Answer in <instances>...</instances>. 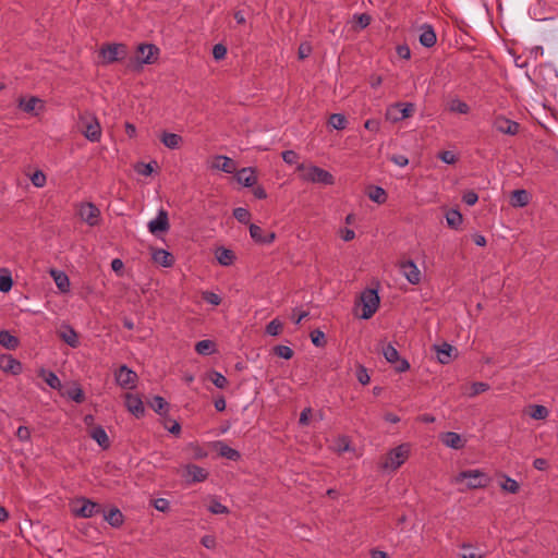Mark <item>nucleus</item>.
Wrapping results in <instances>:
<instances>
[{"mask_svg":"<svg viewBox=\"0 0 558 558\" xmlns=\"http://www.w3.org/2000/svg\"><path fill=\"white\" fill-rule=\"evenodd\" d=\"M415 111V107L413 104H397L388 109L387 118L391 119L393 122L404 120L410 118Z\"/></svg>","mask_w":558,"mask_h":558,"instance_id":"f8f14e48","label":"nucleus"},{"mask_svg":"<svg viewBox=\"0 0 558 558\" xmlns=\"http://www.w3.org/2000/svg\"><path fill=\"white\" fill-rule=\"evenodd\" d=\"M462 201L469 205V206H473L477 203L478 201V195L474 192V191H468L463 194L462 196Z\"/></svg>","mask_w":558,"mask_h":558,"instance_id":"680f3d73","label":"nucleus"},{"mask_svg":"<svg viewBox=\"0 0 558 558\" xmlns=\"http://www.w3.org/2000/svg\"><path fill=\"white\" fill-rule=\"evenodd\" d=\"M209 378L217 388L223 389L228 385V379L218 372H211Z\"/></svg>","mask_w":558,"mask_h":558,"instance_id":"37998d69","label":"nucleus"},{"mask_svg":"<svg viewBox=\"0 0 558 558\" xmlns=\"http://www.w3.org/2000/svg\"><path fill=\"white\" fill-rule=\"evenodd\" d=\"M160 141L166 147L170 149H178L183 143L181 135L169 132H163L161 134Z\"/></svg>","mask_w":558,"mask_h":558,"instance_id":"c85d7f7f","label":"nucleus"},{"mask_svg":"<svg viewBox=\"0 0 558 558\" xmlns=\"http://www.w3.org/2000/svg\"><path fill=\"white\" fill-rule=\"evenodd\" d=\"M19 108L29 114L38 116L44 110V102L41 99L35 96L20 97L17 100Z\"/></svg>","mask_w":558,"mask_h":558,"instance_id":"4468645a","label":"nucleus"},{"mask_svg":"<svg viewBox=\"0 0 558 558\" xmlns=\"http://www.w3.org/2000/svg\"><path fill=\"white\" fill-rule=\"evenodd\" d=\"M227 53V48L222 44H217L213 48V54L216 60H220L225 58Z\"/></svg>","mask_w":558,"mask_h":558,"instance_id":"0e129e2a","label":"nucleus"},{"mask_svg":"<svg viewBox=\"0 0 558 558\" xmlns=\"http://www.w3.org/2000/svg\"><path fill=\"white\" fill-rule=\"evenodd\" d=\"M182 477L187 484L202 483L207 480L208 471L196 464L189 463L183 466Z\"/></svg>","mask_w":558,"mask_h":558,"instance_id":"1a4fd4ad","label":"nucleus"},{"mask_svg":"<svg viewBox=\"0 0 558 558\" xmlns=\"http://www.w3.org/2000/svg\"><path fill=\"white\" fill-rule=\"evenodd\" d=\"M448 110L460 114H468L470 112V107L459 98H453L448 102Z\"/></svg>","mask_w":558,"mask_h":558,"instance_id":"72a5a7b5","label":"nucleus"},{"mask_svg":"<svg viewBox=\"0 0 558 558\" xmlns=\"http://www.w3.org/2000/svg\"><path fill=\"white\" fill-rule=\"evenodd\" d=\"M89 436L102 448L110 447V440L106 430L101 426H95L89 430Z\"/></svg>","mask_w":558,"mask_h":558,"instance_id":"4be33fe9","label":"nucleus"},{"mask_svg":"<svg viewBox=\"0 0 558 558\" xmlns=\"http://www.w3.org/2000/svg\"><path fill=\"white\" fill-rule=\"evenodd\" d=\"M274 353L277 356L282 357L284 360H290L293 356V350L290 347L281 345V344L276 345L274 348Z\"/></svg>","mask_w":558,"mask_h":558,"instance_id":"09e8293b","label":"nucleus"},{"mask_svg":"<svg viewBox=\"0 0 558 558\" xmlns=\"http://www.w3.org/2000/svg\"><path fill=\"white\" fill-rule=\"evenodd\" d=\"M170 228L168 213L160 209L157 217L148 222V230L153 234L157 232H167Z\"/></svg>","mask_w":558,"mask_h":558,"instance_id":"dca6fc26","label":"nucleus"},{"mask_svg":"<svg viewBox=\"0 0 558 558\" xmlns=\"http://www.w3.org/2000/svg\"><path fill=\"white\" fill-rule=\"evenodd\" d=\"M129 54V48L125 44H106L99 49V57L105 65L116 61L123 60Z\"/></svg>","mask_w":558,"mask_h":558,"instance_id":"7ed1b4c3","label":"nucleus"},{"mask_svg":"<svg viewBox=\"0 0 558 558\" xmlns=\"http://www.w3.org/2000/svg\"><path fill=\"white\" fill-rule=\"evenodd\" d=\"M383 354L390 364L395 363L400 357L397 349L390 343L383 347Z\"/></svg>","mask_w":558,"mask_h":558,"instance_id":"a19ab883","label":"nucleus"},{"mask_svg":"<svg viewBox=\"0 0 558 558\" xmlns=\"http://www.w3.org/2000/svg\"><path fill=\"white\" fill-rule=\"evenodd\" d=\"M45 381L49 387H51L53 389L61 388V381H60L59 377L52 372H49L47 374V376L45 377Z\"/></svg>","mask_w":558,"mask_h":558,"instance_id":"13d9d810","label":"nucleus"},{"mask_svg":"<svg viewBox=\"0 0 558 558\" xmlns=\"http://www.w3.org/2000/svg\"><path fill=\"white\" fill-rule=\"evenodd\" d=\"M283 328L282 323L275 318L266 326V332L270 336H278Z\"/></svg>","mask_w":558,"mask_h":558,"instance_id":"49530a36","label":"nucleus"},{"mask_svg":"<svg viewBox=\"0 0 558 558\" xmlns=\"http://www.w3.org/2000/svg\"><path fill=\"white\" fill-rule=\"evenodd\" d=\"M213 168L226 173H233L236 170L235 162L227 156H217L213 162Z\"/></svg>","mask_w":558,"mask_h":558,"instance_id":"412c9836","label":"nucleus"},{"mask_svg":"<svg viewBox=\"0 0 558 558\" xmlns=\"http://www.w3.org/2000/svg\"><path fill=\"white\" fill-rule=\"evenodd\" d=\"M530 202V194L525 190H514L510 196V205L513 207H524Z\"/></svg>","mask_w":558,"mask_h":558,"instance_id":"cd10ccee","label":"nucleus"},{"mask_svg":"<svg viewBox=\"0 0 558 558\" xmlns=\"http://www.w3.org/2000/svg\"><path fill=\"white\" fill-rule=\"evenodd\" d=\"M311 340L316 347H324L326 344L325 333L319 329H315L311 332Z\"/></svg>","mask_w":558,"mask_h":558,"instance_id":"603ef678","label":"nucleus"},{"mask_svg":"<svg viewBox=\"0 0 558 558\" xmlns=\"http://www.w3.org/2000/svg\"><path fill=\"white\" fill-rule=\"evenodd\" d=\"M202 298L204 301L215 306H218L221 303V298L211 291H203Z\"/></svg>","mask_w":558,"mask_h":558,"instance_id":"5fc2aeb1","label":"nucleus"},{"mask_svg":"<svg viewBox=\"0 0 558 558\" xmlns=\"http://www.w3.org/2000/svg\"><path fill=\"white\" fill-rule=\"evenodd\" d=\"M72 512L75 517L92 518L100 512H104V510L100 504L82 497L74 501Z\"/></svg>","mask_w":558,"mask_h":558,"instance_id":"423d86ee","label":"nucleus"},{"mask_svg":"<svg viewBox=\"0 0 558 558\" xmlns=\"http://www.w3.org/2000/svg\"><path fill=\"white\" fill-rule=\"evenodd\" d=\"M0 368L12 375H19L22 372V364L12 355L3 354L0 356Z\"/></svg>","mask_w":558,"mask_h":558,"instance_id":"f3484780","label":"nucleus"},{"mask_svg":"<svg viewBox=\"0 0 558 558\" xmlns=\"http://www.w3.org/2000/svg\"><path fill=\"white\" fill-rule=\"evenodd\" d=\"M59 336L71 348H77L80 345L78 335L71 326H65L64 329L59 332Z\"/></svg>","mask_w":558,"mask_h":558,"instance_id":"a878e982","label":"nucleus"},{"mask_svg":"<svg viewBox=\"0 0 558 558\" xmlns=\"http://www.w3.org/2000/svg\"><path fill=\"white\" fill-rule=\"evenodd\" d=\"M362 315L363 319L371 318L379 306V296L376 290L367 289L361 294Z\"/></svg>","mask_w":558,"mask_h":558,"instance_id":"6e6552de","label":"nucleus"},{"mask_svg":"<svg viewBox=\"0 0 558 558\" xmlns=\"http://www.w3.org/2000/svg\"><path fill=\"white\" fill-rule=\"evenodd\" d=\"M195 351L202 355H209L215 352V343L211 340H201L195 344Z\"/></svg>","mask_w":558,"mask_h":558,"instance_id":"4c0bfd02","label":"nucleus"},{"mask_svg":"<svg viewBox=\"0 0 558 558\" xmlns=\"http://www.w3.org/2000/svg\"><path fill=\"white\" fill-rule=\"evenodd\" d=\"M409 446L405 444L393 448L386 456L381 466L384 469L397 470L405 462L409 457Z\"/></svg>","mask_w":558,"mask_h":558,"instance_id":"0eeeda50","label":"nucleus"},{"mask_svg":"<svg viewBox=\"0 0 558 558\" xmlns=\"http://www.w3.org/2000/svg\"><path fill=\"white\" fill-rule=\"evenodd\" d=\"M548 414V409L544 405L534 404L530 407L529 415L534 420H545Z\"/></svg>","mask_w":558,"mask_h":558,"instance_id":"58836bf2","label":"nucleus"},{"mask_svg":"<svg viewBox=\"0 0 558 558\" xmlns=\"http://www.w3.org/2000/svg\"><path fill=\"white\" fill-rule=\"evenodd\" d=\"M104 519L112 527H120L124 522V515L118 508H112L108 512H104Z\"/></svg>","mask_w":558,"mask_h":558,"instance_id":"c756f323","label":"nucleus"},{"mask_svg":"<svg viewBox=\"0 0 558 558\" xmlns=\"http://www.w3.org/2000/svg\"><path fill=\"white\" fill-rule=\"evenodd\" d=\"M13 280L10 275L0 276V291L8 292L11 290Z\"/></svg>","mask_w":558,"mask_h":558,"instance_id":"052dcab7","label":"nucleus"},{"mask_svg":"<svg viewBox=\"0 0 558 558\" xmlns=\"http://www.w3.org/2000/svg\"><path fill=\"white\" fill-rule=\"evenodd\" d=\"M438 158L445 162V163H448V165H453L456 163L457 161V156L453 151L451 150H442L438 154Z\"/></svg>","mask_w":558,"mask_h":558,"instance_id":"4d7b16f0","label":"nucleus"},{"mask_svg":"<svg viewBox=\"0 0 558 558\" xmlns=\"http://www.w3.org/2000/svg\"><path fill=\"white\" fill-rule=\"evenodd\" d=\"M31 181L36 187H43L46 184V175L43 171L37 170L31 177Z\"/></svg>","mask_w":558,"mask_h":558,"instance_id":"6e6d98bb","label":"nucleus"},{"mask_svg":"<svg viewBox=\"0 0 558 558\" xmlns=\"http://www.w3.org/2000/svg\"><path fill=\"white\" fill-rule=\"evenodd\" d=\"M367 195L377 204H384L387 201V193L380 186H371Z\"/></svg>","mask_w":558,"mask_h":558,"instance_id":"f704fd0d","label":"nucleus"},{"mask_svg":"<svg viewBox=\"0 0 558 558\" xmlns=\"http://www.w3.org/2000/svg\"><path fill=\"white\" fill-rule=\"evenodd\" d=\"M418 41L422 46L426 48H430L436 44L437 36L433 26L424 24L420 27Z\"/></svg>","mask_w":558,"mask_h":558,"instance_id":"6ab92c4d","label":"nucleus"},{"mask_svg":"<svg viewBox=\"0 0 558 558\" xmlns=\"http://www.w3.org/2000/svg\"><path fill=\"white\" fill-rule=\"evenodd\" d=\"M493 126L499 133L507 135H517L520 131V124L518 122L507 119L504 116L495 117Z\"/></svg>","mask_w":558,"mask_h":558,"instance_id":"ddd939ff","label":"nucleus"},{"mask_svg":"<svg viewBox=\"0 0 558 558\" xmlns=\"http://www.w3.org/2000/svg\"><path fill=\"white\" fill-rule=\"evenodd\" d=\"M281 156L283 161L288 165L296 163L299 160V155L294 150H284Z\"/></svg>","mask_w":558,"mask_h":558,"instance_id":"bf43d9fd","label":"nucleus"},{"mask_svg":"<svg viewBox=\"0 0 558 558\" xmlns=\"http://www.w3.org/2000/svg\"><path fill=\"white\" fill-rule=\"evenodd\" d=\"M16 437L21 441H28L31 439V430L26 426H20L16 430Z\"/></svg>","mask_w":558,"mask_h":558,"instance_id":"e2e57ef3","label":"nucleus"},{"mask_svg":"<svg viewBox=\"0 0 558 558\" xmlns=\"http://www.w3.org/2000/svg\"><path fill=\"white\" fill-rule=\"evenodd\" d=\"M149 405L155 412H157L160 415L166 414L169 409V403L162 397L159 396L154 397L149 402Z\"/></svg>","mask_w":558,"mask_h":558,"instance_id":"c9c22d12","label":"nucleus"},{"mask_svg":"<svg viewBox=\"0 0 558 558\" xmlns=\"http://www.w3.org/2000/svg\"><path fill=\"white\" fill-rule=\"evenodd\" d=\"M347 118L341 114V113H333L330 116L329 118V124L335 129V130H344L347 128Z\"/></svg>","mask_w":558,"mask_h":558,"instance_id":"ea45409f","label":"nucleus"},{"mask_svg":"<svg viewBox=\"0 0 558 558\" xmlns=\"http://www.w3.org/2000/svg\"><path fill=\"white\" fill-rule=\"evenodd\" d=\"M80 125L82 133L90 142H99L101 137V128L98 119L90 113H83L80 116Z\"/></svg>","mask_w":558,"mask_h":558,"instance_id":"20e7f679","label":"nucleus"},{"mask_svg":"<svg viewBox=\"0 0 558 558\" xmlns=\"http://www.w3.org/2000/svg\"><path fill=\"white\" fill-rule=\"evenodd\" d=\"M468 480L466 487L470 489L484 488L489 484V476L481 470H466L460 472L453 480L454 483H462Z\"/></svg>","mask_w":558,"mask_h":558,"instance_id":"f03ea898","label":"nucleus"},{"mask_svg":"<svg viewBox=\"0 0 558 558\" xmlns=\"http://www.w3.org/2000/svg\"><path fill=\"white\" fill-rule=\"evenodd\" d=\"M234 218L241 223H247L251 219V214L246 208L238 207L233 210Z\"/></svg>","mask_w":558,"mask_h":558,"instance_id":"de8ad7c7","label":"nucleus"},{"mask_svg":"<svg viewBox=\"0 0 558 558\" xmlns=\"http://www.w3.org/2000/svg\"><path fill=\"white\" fill-rule=\"evenodd\" d=\"M50 274L56 282V286L61 292H68L70 290L69 277L63 271L51 270Z\"/></svg>","mask_w":558,"mask_h":558,"instance_id":"2f4dec72","label":"nucleus"},{"mask_svg":"<svg viewBox=\"0 0 558 558\" xmlns=\"http://www.w3.org/2000/svg\"><path fill=\"white\" fill-rule=\"evenodd\" d=\"M219 452L222 457H225L229 460L235 461L240 458L239 451L227 446V445H222Z\"/></svg>","mask_w":558,"mask_h":558,"instance_id":"8fccbe9b","label":"nucleus"},{"mask_svg":"<svg viewBox=\"0 0 558 558\" xmlns=\"http://www.w3.org/2000/svg\"><path fill=\"white\" fill-rule=\"evenodd\" d=\"M125 407L136 417L144 415L145 409L143 401L140 397L132 393L125 395Z\"/></svg>","mask_w":558,"mask_h":558,"instance_id":"aec40b11","label":"nucleus"},{"mask_svg":"<svg viewBox=\"0 0 558 558\" xmlns=\"http://www.w3.org/2000/svg\"><path fill=\"white\" fill-rule=\"evenodd\" d=\"M438 361L441 364H448L452 360V353L456 352V348L451 344L444 342L440 345H435Z\"/></svg>","mask_w":558,"mask_h":558,"instance_id":"5701e85b","label":"nucleus"},{"mask_svg":"<svg viewBox=\"0 0 558 558\" xmlns=\"http://www.w3.org/2000/svg\"><path fill=\"white\" fill-rule=\"evenodd\" d=\"M356 377H357V380L362 384V385H367L369 383V375L367 374V371L365 367L363 366H360L357 372H356Z\"/></svg>","mask_w":558,"mask_h":558,"instance_id":"69168bd1","label":"nucleus"},{"mask_svg":"<svg viewBox=\"0 0 558 558\" xmlns=\"http://www.w3.org/2000/svg\"><path fill=\"white\" fill-rule=\"evenodd\" d=\"M236 180L239 183L248 187L253 186L256 183L257 177L252 168H243L240 171H238Z\"/></svg>","mask_w":558,"mask_h":558,"instance_id":"b1692460","label":"nucleus"},{"mask_svg":"<svg viewBox=\"0 0 558 558\" xmlns=\"http://www.w3.org/2000/svg\"><path fill=\"white\" fill-rule=\"evenodd\" d=\"M353 20L354 22L360 26V28H366L371 22H372V16L367 13H361V14H355L353 16Z\"/></svg>","mask_w":558,"mask_h":558,"instance_id":"864d4df0","label":"nucleus"},{"mask_svg":"<svg viewBox=\"0 0 558 558\" xmlns=\"http://www.w3.org/2000/svg\"><path fill=\"white\" fill-rule=\"evenodd\" d=\"M0 344L9 350H14L19 345V339L7 330L0 331Z\"/></svg>","mask_w":558,"mask_h":558,"instance_id":"473e14b6","label":"nucleus"},{"mask_svg":"<svg viewBox=\"0 0 558 558\" xmlns=\"http://www.w3.org/2000/svg\"><path fill=\"white\" fill-rule=\"evenodd\" d=\"M154 507L158 510V511H161V512H166L169 510L170 508V504L167 499L165 498H158L154 501Z\"/></svg>","mask_w":558,"mask_h":558,"instance_id":"338daca9","label":"nucleus"},{"mask_svg":"<svg viewBox=\"0 0 558 558\" xmlns=\"http://www.w3.org/2000/svg\"><path fill=\"white\" fill-rule=\"evenodd\" d=\"M153 260L163 267H171L174 262L173 256L162 248H157L153 252Z\"/></svg>","mask_w":558,"mask_h":558,"instance_id":"bb28decb","label":"nucleus"},{"mask_svg":"<svg viewBox=\"0 0 558 558\" xmlns=\"http://www.w3.org/2000/svg\"><path fill=\"white\" fill-rule=\"evenodd\" d=\"M208 510L213 514H227L229 513V509L222 505L216 497L210 499V504L208 506Z\"/></svg>","mask_w":558,"mask_h":558,"instance_id":"79ce46f5","label":"nucleus"},{"mask_svg":"<svg viewBox=\"0 0 558 558\" xmlns=\"http://www.w3.org/2000/svg\"><path fill=\"white\" fill-rule=\"evenodd\" d=\"M399 268L410 283L418 284L421 282V271L413 260L400 262Z\"/></svg>","mask_w":558,"mask_h":558,"instance_id":"2eb2a0df","label":"nucleus"},{"mask_svg":"<svg viewBox=\"0 0 558 558\" xmlns=\"http://www.w3.org/2000/svg\"><path fill=\"white\" fill-rule=\"evenodd\" d=\"M489 389V385L483 381H476L471 385L470 392L468 395L470 397H475L482 392H485Z\"/></svg>","mask_w":558,"mask_h":558,"instance_id":"a18cd8bd","label":"nucleus"},{"mask_svg":"<svg viewBox=\"0 0 558 558\" xmlns=\"http://www.w3.org/2000/svg\"><path fill=\"white\" fill-rule=\"evenodd\" d=\"M159 48L154 44H140L134 53V61L138 65L155 64L159 58Z\"/></svg>","mask_w":558,"mask_h":558,"instance_id":"39448f33","label":"nucleus"},{"mask_svg":"<svg viewBox=\"0 0 558 558\" xmlns=\"http://www.w3.org/2000/svg\"><path fill=\"white\" fill-rule=\"evenodd\" d=\"M504 490L509 492L511 494H517L520 489L519 483L515 480H512L506 476L505 482L501 484Z\"/></svg>","mask_w":558,"mask_h":558,"instance_id":"3c124183","label":"nucleus"},{"mask_svg":"<svg viewBox=\"0 0 558 558\" xmlns=\"http://www.w3.org/2000/svg\"><path fill=\"white\" fill-rule=\"evenodd\" d=\"M442 442L452 449H461L464 447V440L454 432H447L441 437Z\"/></svg>","mask_w":558,"mask_h":558,"instance_id":"393cba45","label":"nucleus"},{"mask_svg":"<svg viewBox=\"0 0 558 558\" xmlns=\"http://www.w3.org/2000/svg\"><path fill=\"white\" fill-rule=\"evenodd\" d=\"M78 216L88 226L95 227L99 223L100 210L93 203H84L78 208Z\"/></svg>","mask_w":558,"mask_h":558,"instance_id":"9d476101","label":"nucleus"},{"mask_svg":"<svg viewBox=\"0 0 558 558\" xmlns=\"http://www.w3.org/2000/svg\"><path fill=\"white\" fill-rule=\"evenodd\" d=\"M68 397L76 403H82L85 400L84 391L80 386H74L66 392Z\"/></svg>","mask_w":558,"mask_h":558,"instance_id":"c03bdc74","label":"nucleus"},{"mask_svg":"<svg viewBox=\"0 0 558 558\" xmlns=\"http://www.w3.org/2000/svg\"><path fill=\"white\" fill-rule=\"evenodd\" d=\"M296 171L299 172V178L304 182L325 185L335 184V177L329 171L312 163H299Z\"/></svg>","mask_w":558,"mask_h":558,"instance_id":"f257e3e1","label":"nucleus"},{"mask_svg":"<svg viewBox=\"0 0 558 558\" xmlns=\"http://www.w3.org/2000/svg\"><path fill=\"white\" fill-rule=\"evenodd\" d=\"M395 369L399 373L407 372L410 368V363L405 359H398L395 363Z\"/></svg>","mask_w":558,"mask_h":558,"instance_id":"774afa93","label":"nucleus"},{"mask_svg":"<svg viewBox=\"0 0 558 558\" xmlns=\"http://www.w3.org/2000/svg\"><path fill=\"white\" fill-rule=\"evenodd\" d=\"M250 235L256 243L259 244H269L272 243L276 239V234L274 232L265 234L264 230L255 223L250 225Z\"/></svg>","mask_w":558,"mask_h":558,"instance_id":"a211bd4d","label":"nucleus"},{"mask_svg":"<svg viewBox=\"0 0 558 558\" xmlns=\"http://www.w3.org/2000/svg\"><path fill=\"white\" fill-rule=\"evenodd\" d=\"M216 258L222 266H230L235 259V255L231 250L219 247L216 250Z\"/></svg>","mask_w":558,"mask_h":558,"instance_id":"7c9ffc66","label":"nucleus"},{"mask_svg":"<svg viewBox=\"0 0 558 558\" xmlns=\"http://www.w3.org/2000/svg\"><path fill=\"white\" fill-rule=\"evenodd\" d=\"M446 220L450 228L458 229L462 223V215L456 209H450L446 214Z\"/></svg>","mask_w":558,"mask_h":558,"instance_id":"e433bc0d","label":"nucleus"},{"mask_svg":"<svg viewBox=\"0 0 558 558\" xmlns=\"http://www.w3.org/2000/svg\"><path fill=\"white\" fill-rule=\"evenodd\" d=\"M114 376L117 384L125 389H133L137 381V374L125 365L120 366Z\"/></svg>","mask_w":558,"mask_h":558,"instance_id":"9b49d317","label":"nucleus"}]
</instances>
